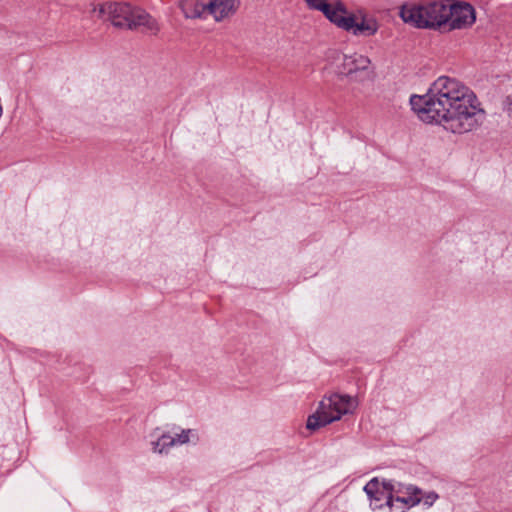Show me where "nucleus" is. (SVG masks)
<instances>
[{"label": "nucleus", "instance_id": "obj_1", "mask_svg": "<svg viewBox=\"0 0 512 512\" xmlns=\"http://www.w3.org/2000/svg\"><path fill=\"white\" fill-rule=\"evenodd\" d=\"M410 104L421 121L438 124L454 134L478 129L486 115L476 94L447 76L437 78L425 95H412Z\"/></svg>", "mask_w": 512, "mask_h": 512}, {"label": "nucleus", "instance_id": "obj_2", "mask_svg": "<svg viewBox=\"0 0 512 512\" xmlns=\"http://www.w3.org/2000/svg\"><path fill=\"white\" fill-rule=\"evenodd\" d=\"M92 20L109 22L116 28L156 35L160 31L158 20L141 7L129 3H92L89 9Z\"/></svg>", "mask_w": 512, "mask_h": 512}, {"label": "nucleus", "instance_id": "obj_3", "mask_svg": "<svg viewBox=\"0 0 512 512\" xmlns=\"http://www.w3.org/2000/svg\"><path fill=\"white\" fill-rule=\"evenodd\" d=\"M308 7L321 11L336 27L356 37H373L380 28L378 19L365 9L349 10L341 1L305 0Z\"/></svg>", "mask_w": 512, "mask_h": 512}, {"label": "nucleus", "instance_id": "obj_4", "mask_svg": "<svg viewBox=\"0 0 512 512\" xmlns=\"http://www.w3.org/2000/svg\"><path fill=\"white\" fill-rule=\"evenodd\" d=\"M449 0L423 1L419 4L405 5L400 16L406 23L417 28H430L445 31Z\"/></svg>", "mask_w": 512, "mask_h": 512}, {"label": "nucleus", "instance_id": "obj_5", "mask_svg": "<svg viewBox=\"0 0 512 512\" xmlns=\"http://www.w3.org/2000/svg\"><path fill=\"white\" fill-rule=\"evenodd\" d=\"M357 407V398L350 395L334 393L325 396L315 413L308 417L306 427L309 430L319 429L340 420L344 415L353 414Z\"/></svg>", "mask_w": 512, "mask_h": 512}, {"label": "nucleus", "instance_id": "obj_6", "mask_svg": "<svg viewBox=\"0 0 512 512\" xmlns=\"http://www.w3.org/2000/svg\"><path fill=\"white\" fill-rule=\"evenodd\" d=\"M239 0H179V8L188 19L209 18L216 22L232 17L238 7Z\"/></svg>", "mask_w": 512, "mask_h": 512}, {"label": "nucleus", "instance_id": "obj_7", "mask_svg": "<svg viewBox=\"0 0 512 512\" xmlns=\"http://www.w3.org/2000/svg\"><path fill=\"white\" fill-rule=\"evenodd\" d=\"M447 21L445 31L465 29L473 25L476 20L473 7L467 3L448 1Z\"/></svg>", "mask_w": 512, "mask_h": 512}, {"label": "nucleus", "instance_id": "obj_8", "mask_svg": "<svg viewBox=\"0 0 512 512\" xmlns=\"http://www.w3.org/2000/svg\"><path fill=\"white\" fill-rule=\"evenodd\" d=\"M364 490L370 498V506L374 510L382 508L384 503L388 506L393 503V487L390 483L380 482L374 478L365 485Z\"/></svg>", "mask_w": 512, "mask_h": 512}, {"label": "nucleus", "instance_id": "obj_9", "mask_svg": "<svg viewBox=\"0 0 512 512\" xmlns=\"http://www.w3.org/2000/svg\"><path fill=\"white\" fill-rule=\"evenodd\" d=\"M396 494V496H393V503H390L389 507L397 512H405L422 501V490L416 486L409 485L399 488Z\"/></svg>", "mask_w": 512, "mask_h": 512}, {"label": "nucleus", "instance_id": "obj_10", "mask_svg": "<svg viewBox=\"0 0 512 512\" xmlns=\"http://www.w3.org/2000/svg\"><path fill=\"white\" fill-rule=\"evenodd\" d=\"M371 64L370 59L362 54L353 53L345 55L342 62V72L345 74H352L358 71H363L369 68Z\"/></svg>", "mask_w": 512, "mask_h": 512}, {"label": "nucleus", "instance_id": "obj_11", "mask_svg": "<svg viewBox=\"0 0 512 512\" xmlns=\"http://www.w3.org/2000/svg\"><path fill=\"white\" fill-rule=\"evenodd\" d=\"M176 445V439L169 434H162L156 441L152 442V449L156 453L167 452L168 449Z\"/></svg>", "mask_w": 512, "mask_h": 512}, {"label": "nucleus", "instance_id": "obj_12", "mask_svg": "<svg viewBox=\"0 0 512 512\" xmlns=\"http://www.w3.org/2000/svg\"><path fill=\"white\" fill-rule=\"evenodd\" d=\"M438 499V495L435 492H426L422 491V501L424 505L427 507H431L434 502Z\"/></svg>", "mask_w": 512, "mask_h": 512}, {"label": "nucleus", "instance_id": "obj_13", "mask_svg": "<svg viewBox=\"0 0 512 512\" xmlns=\"http://www.w3.org/2000/svg\"><path fill=\"white\" fill-rule=\"evenodd\" d=\"M191 430H182L181 433L176 434V444H185L189 441V434Z\"/></svg>", "mask_w": 512, "mask_h": 512}]
</instances>
